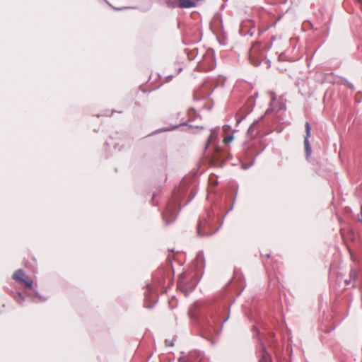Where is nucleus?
I'll return each mask as SVG.
<instances>
[{
  "label": "nucleus",
  "mask_w": 362,
  "mask_h": 362,
  "mask_svg": "<svg viewBox=\"0 0 362 362\" xmlns=\"http://www.w3.org/2000/svg\"><path fill=\"white\" fill-rule=\"evenodd\" d=\"M13 279L19 283L24 288L32 289L33 282L32 279L25 275L23 269H18L13 275Z\"/></svg>",
  "instance_id": "1"
},
{
  "label": "nucleus",
  "mask_w": 362,
  "mask_h": 362,
  "mask_svg": "<svg viewBox=\"0 0 362 362\" xmlns=\"http://www.w3.org/2000/svg\"><path fill=\"white\" fill-rule=\"evenodd\" d=\"M305 127L306 134H305V139H304V146H305L306 154H307V156H309L311 153V148H310V146L309 144V140H308L311 136L310 124L308 122H306L305 124Z\"/></svg>",
  "instance_id": "2"
},
{
  "label": "nucleus",
  "mask_w": 362,
  "mask_h": 362,
  "mask_svg": "<svg viewBox=\"0 0 362 362\" xmlns=\"http://www.w3.org/2000/svg\"><path fill=\"white\" fill-rule=\"evenodd\" d=\"M276 100H277V97L276 95H274L272 97V101H271V103H270V106L272 107V108L273 110H276L277 111L285 110L286 109V105L284 103H282L280 105H277L276 104Z\"/></svg>",
  "instance_id": "3"
},
{
  "label": "nucleus",
  "mask_w": 362,
  "mask_h": 362,
  "mask_svg": "<svg viewBox=\"0 0 362 362\" xmlns=\"http://www.w3.org/2000/svg\"><path fill=\"white\" fill-rule=\"evenodd\" d=\"M181 8H192L196 6L192 0H178Z\"/></svg>",
  "instance_id": "4"
},
{
  "label": "nucleus",
  "mask_w": 362,
  "mask_h": 362,
  "mask_svg": "<svg viewBox=\"0 0 362 362\" xmlns=\"http://www.w3.org/2000/svg\"><path fill=\"white\" fill-rule=\"evenodd\" d=\"M259 362H272L271 356L266 351L264 346H262V354Z\"/></svg>",
  "instance_id": "5"
},
{
  "label": "nucleus",
  "mask_w": 362,
  "mask_h": 362,
  "mask_svg": "<svg viewBox=\"0 0 362 362\" xmlns=\"http://www.w3.org/2000/svg\"><path fill=\"white\" fill-rule=\"evenodd\" d=\"M234 139V136L233 134H228L227 135L224 139H223V142L226 144H229Z\"/></svg>",
  "instance_id": "6"
},
{
  "label": "nucleus",
  "mask_w": 362,
  "mask_h": 362,
  "mask_svg": "<svg viewBox=\"0 0 362 362\" xmlns=\"http://www.w3.org/2000/svg\"><path fill=\"white\" fill-rule=\"evenodd\" d=\"M350 275H351V279H353V280L356 279V273L355 271H351Z\"/></svg>",
  "instance_id": "7"
},
{
  "label": "nucleus",
  "mask_w": 362,
  "mask_h": 362,
  "mask_svg": "<svg viewBox=\"0 0 362 362\" xmlns=\"http://www.w3.org/2000/svg\"><path fill=\"white\" fill-rule=\"evenodd\" d=\"M18 297H19L20 298H21V299H23V298L21 293H18Z\"/></svg>",
  "instance_id": "8"
},
{
  "label": "nucleus",
  "mask_w": 362,
  "mask_h": 362,
  "mask_svg": "<svg viewBox=\"0 0 362 362\" xmlns=\"http://www.w3.org/2000/svg\"><path fill=\"white\" fill-rule=\"evenodd\" d=\"M200 226H201V223H199V224H198V230H199V228H200Z\"/></svg>",
  "instance_id": "9"
},
{
  "label": "nucleus",
  "mask_w": 362,
  "mask_h": 362,
  "mask_svg": "<svg viewBox=\"0 0 362 362\" xmlns=\"http://www.w3.org/2000/svg\"><path fill=\"white\" fill-rule=\"evenodd\" d=\"M351 282V280L350 281H346V284H349Z\"/></svg>",
  "instance_id": "10"
},
{
  "label": "nucleus",
  "mask_w": 362,
  "mask_h": 362,
  "mask_svg": "<svg viewBox=\"0 0 362 362\" xmlns=\"http://www.w3.org/2000/svg\"><path fill=\"white\" fill-rule=\"evenodd\" d=\"M179 288H180V290H182V286H180H180H179Z\"/></svg>",
  "instance_id": "11"
}]
</instances>
